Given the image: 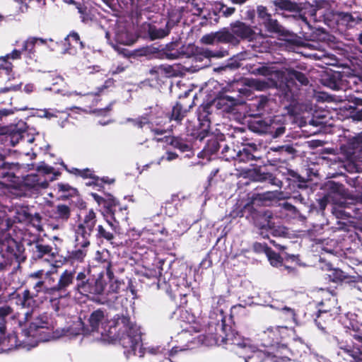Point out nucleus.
I'll use <instances>...</instances> for the list:
<instances>
[{
  "mask_svg": "<svg viewBox=\"0 0 362 362\" xmlns=\"http://www.w3.org/2000/svg\"><path fill=\"white\" fill-rule=\"evenodd\" d=\"M88 325L85 326L81 318H77L64 330V336L72 338L76 336L92 335L95 339H105L111 333L107 315L101 310L93 311L88 319Z\"/></svg>",
  "mask_w": 362,
  "mask_h": 362,
  "instance_id": "nucleus-1",
  "label": "nucleus"
},
{
  "mask_svg": "<svg viewBox=\"0 0 362 362\" xmlns=\"http://www.w3.org/2000/svg\"><path fill=\"white\" fill-rule=\"evenodd\" d=\"M254 73L268 76L269 81H264L257 79H252L250 81V85L258 90H263L270 86H277L278 83H285L289 88L290 83L296 81L301 85H305L308 81L305 75L300 72L293 69H285L284 71H276L272 68L262 66L256 69Z\"/></svg>",
  "mask_w": 362,
  "mask_h": 362,
  "instance_id": "nucleus-2",
  "label": "nucleus"
},
{
  "mask_svg": "<svg viewBox=\"0 0 362 362\" xmlns=\"http://www.w3.org/2000/svg\"><path fill=\"white\" fill-rule=\"evenodd\" d=\"M52 329L46 316L37 317L33 322L29 328L24 329L23 333L28 338L27 343L35 346L39 341H49L52 336Z\"/></svg>",
  "mask_w": 362,
  "mask_h": 362,
  "instance_id": "nucleus-3",
  "label": "nucleus"
},
{
  "mask_svg": "<svg viewBox=\"0 0 362 362\" xmlns=\"http://www.w3.org/2000/svg\"><path fill=\"white\" fill-rule=\"evenodd\" d=\"M121 322L124 325L127 324V334L120 339L122 345L127 352L132 351L136 356H143L144 352L142 349L141 337L136 326L130 323L129 320L124 317L121 320Z\"/></svg>",
  "mask_w": 362,
  "mask_h": 362,
  "instance_id": "nucleus-4",
  "label": "nucleus"
},
{
  "mask_svg": "<svg viewBox=\"0 0 362 362\" xmlns=\"http://www.w3.org/2000/svg\"><path fill=\"white\" fill-rule=\"evenodd\" d=\"M95 218V213L90 209L85 216L83 223L78 226L75 238L76 246L86 247L89 245V238L96 223Z\"/></svg>",
  "mask_w": 362,
  "mask_h": 362,
  "instance_id": "nucleus-5",
  "label": "nucleus"
},
{
  "mask_svg": "<svg viewBox=\"0 0 362 362\" xmlns=\"http://www.w3.org/2000/svg\"><path fill=\"white\" fill-rule=\"evenodd\" d=\"M53 168L46 165H41L37 168V173L28 175L24 182L25 185L37 190L40 189H45L48 186V182L45 175L52 173Z\"/></svg>",
  "mask_w": 362,
  "mask_h": 362,
  "instance_id": "nucleus-6",
  "label": "nucleus"
},
{
  "mask_svg": "<svg viewBox=\"0 0 362 362\" xmlns=\"http://www.w3.org/2000/svg\"><path fill=\"white\" fill-rule=\"evenodd\" d=\"M228 341H230L231 344L234 345H237L241 348L248 349L251 351L252 356L245 358V362H248V359L251 358H260L262 356V352L257 350L255 346H252L248 339H241L238 334H233L231 338H228V335H227V338H223L221 340L223 343H227Z\"/></svg>",
  "mask_w": 362,
  "mask_h": 362,
  "instance_id": "nucleus-7",
  "label": "nucleus"
},
{
  "mask_svg": "<svg viewBox=\"0 0 362 362\" xmlns=\"http://www.w3.org/2000/svg\"><path fill=\"white\" fill-rule=\"evenodd\" d=\"M201 42L206 45H211L216 42H235L236 40L230 32L223 30L204 35L201 39Z\"/></svg>",
  "mask_w": 362,
  "mask_h": 362,
  "instance_id": "nucleus-8",
  "label": "nucleus"
},
{
  "mask_svg": "<svg viewBox=\"0 0 362 362\" xmlns=\"http://www.w3.org/2000/svg\"><path fill=\"white\" fill-rule=\"evenodd\" d=\"M63 45V53L71 55L76 54L78 48H83V43L80 40L78 34L75 32H71L67 35Z\"/></svg>",
  "mask_w": 362,
  "mask_h": 362,
  "instance_id": "nucleus-9",
  "label": "nucleus"
},
{
  "mask_svg": "<svg viewBox=\"0 0 362 362\" xmlns=\"http://www.w3.org/2000/svg\"><path fill=\"white\" fill-rule=\"evenodd\" d=\"M334 19L339 25L346 27H354L362 21L361 18L356 13L351 14L345 12H337L334 14Z\"/></svg>",
  "mask_w": 362,
  "mask_h": 362,
  "instance_id": "nucleus-10",
  "label": "nucleus"
},
{
  "mask_svg": "<svg viewBox=\"0 0 362 362\" xmlns=\"http://www.w3.org/2000/svg\"><path fill=\"white\" fill-rule=\"evenodd\" d=\"M291 332L287 327H269L264 332V337L267 338V345L273 346L279 344L284 337L281 336V333H288Z\"/></svg>",
  "mask_w": 362,
  "mask_h": 362,
  "instance_id": "nucleus-11",
  "label": "nucleus"
},
{
  "mask_svg": "<svg viewBox=\"0 0 362 362\" xmlns=\"http://www.w3.org/2000/svg\"><path fill=\"white\" fill-rule=\"evenodd\" d=\"M230 27V33L235 37L236 40V42L234 43H237L238 42L237 37L242 39L250 38L253 34V31L251 28L240 21H237L231 24Z\"/></svg>",
  "mask_w": 362,
  "mask_h": 362,
  "instance_id": "nucleus-12",
  "label": "nucleus"
},
{
  "mask_svg": "<svg viewBox=\"0 0 362 362\" xmlns=\"http://www.w3.org/2000/svg\"><path fill=\"white\" fill-rule=\"evenodd\" d=\"M338 355L341 356L346 361H362V353L358 349H352L349 346L341 345Z\"/></svg>",
  "mask_w": 362,
  "mask_h": 362,
  "instance_id": "nucleus-13",
  "label": "nucleus"
},
{
  "mask_svg": "<svg viewBox=\"0 0 362 362\" xmlns=\"http://www.w3.org/2000/svg\"><path fill=\"white\" fill-rule=\"evenodd\" d=\"M13 78L11 63L5 57H0V83L10 81Z\"/></svg>",
  "mask_w": 362,
  "mask_h": 362,
  "instance_id": "nucleus-14",
  "label": "nucleus"
},
{
  "mask_svg": "<svg viewBox=\"0 0 362 362\" xmlns=\"http://www.w3.org/2000/svg\"><path fill=\"white\" fill-rule=\"evenodd\" d=\"M17 303L23 308H31L35 305V301L30 291L25 290L21 294L18 295Z\"/></svg>",
  "mask_w": 362,
  "mask_h": 362,
  "instance_id": "nucleus-15",
  "label": "nucleus"
},
{
  "mask_svg": "<svg viewBox=\"0 0 362 362\" xmlns=\"http://www.w3.org/2000/svg\"><path fill=\"white\" fill-rule=\"evenodd\" d=\"M74 279V273L71 272L65 271L60 276L56 289L62 290L69 286Z\"/></svg>",
  "mask_w": 362,
  "mask_h": 362,
  "instance_id": "nucleus-16",
  "label": "nucleus"
},
{
  "mask_svg": "<svg viewBox=\"0 0 362 362\" xmlns=\"http://www.w3.org/2000/svg\"><path fill=\"white\" fill-rule=\"evenodd\" d=\"M46 42L45 40L41 38H29L24 42L23 45V50L28 52H32L36 45H42Z\"/></svg>",
  "mask_w": 362,
  "mask_h": 362,
  "instance_id": "nucleus-17",
  "label": "nucleus"
},
{
  "mask_svg": "<svg viewBox=\"0 0 362 362\" xmlns=\"http://www.w3.org/2000/svg\"><path fill=\"white\" fill-rule=\"evenodd\" d=\"M56 187L58 192L62 193V196L65 197L73 196L77 192L75 188L65 183H59Z\"/></svg>",
  "mask_w": 362,
  "mask_h": 362,
  "instance_id": "nucleus-18",
  "label": "nucleus"
},
{
  "mask_svg": "<svg viewBox=\"0 0 362 362\" xmlns=\"http://www.w3.org/2000/svg\"><path fill=\"white\" fill-rule=\"evenodd\" d=\"M56 218L62 220H67L70 216V209L64 204H59L57 206L55 211Z\"/></svg>",
  "mask_w": 362,
  "mask_h": 362,
  "instance_id": "nucleus-19",
  "label": "nucleus"
},
{
  "mask_svg": "<svg viewBox=\"0 0 362 362\" xmlns=\"http://www.w3.org/2000/svg\"><path fill=\"white\" fill-rule=\"evenodd\" d=\"M77 288L79 292L83 295L92 294V290H93V280H88L86 281H82L77 284Z\"/></svg>",
  "mask_w": 362,
  "mask_h": 362,
  "instance_id": "nucleus-20",
  "label": "nucleus"
},
{
  "mask_svg": "<svg viewBox=\"0 0 362 362\" xmlns=\"http://www.w3.org/2000/svg\"><path fill=\"white\" fill-rule=\"evenodd\" d=\"M339 73H334L332 76L327 80L325 85L333 90L341 88V81L337 79L339 78Z\"/></svg>",
  "mask_w": 362,
  "mask_h": 362,
  "instance_id": "nucleus-21",
  "label": "nucleus"
},
{
  "mask_svg": "<svg viewBox=\"0 0 362 362\" xmlns=\"http://www.w3.org/2000/svg\"><path fill=\"white\" fill-rule=\"evenodd\" d=\"M276 6H279L280 8L286 9L288 11L295 10L296 6L292 2L288 0H276L274 1Z\"/></svg>",
  "mask_w": 362,
  "mask_h": 362,
  "instance_id": "nucleus-22",
  "label": "nucleus"
},
{
  "mask_svg": "<svg viewBox=\"0 0 362 362\" xmlns=\"http://www.w3.org/2000/svg\"><path fill=\"white\" fill-rule=\"evenodd\" d=\"M93 290H92V294H100L103 292L105 288V284L101 279H98L93 281Z\"/></svg>",
  "mask_w": 362,
  "mask_h": 362,
  "instance_id": "nucleus-23",
  "label": "nucleus"
},
{
  "mask_svg": "<svg viewBox=\"0 0 362 362\" xmlns=\"http://www.w3.org/2000/svg\"><path fill=\"white\" fill-rule=\"evenodd\" d=\"M75 170L77 172L78 175H79L80 176L84 177V178H87V177H90L92 179H93L95 180L94 182H93L95 185H98V182H99V179L98 178H95L93 175V173L89 170V169H84V170H78V169H75Z\"/></svg>",
  "mask_w": 362,
  "mask_h": 362,
  "instance_id": "nucleus-24",
  "label": "nucleus"
},
{
  "mask_svg": "<svg viewBox=\"0 0 362 362\" xmlns=\"http://www.w3.org/2000/svg\"><path fill=\"white\" fill-rule=\"evenodd\" d=\"M267 256L272 266L278 267L281 264V257L276 253L269 251L267 252Z\"/></svg>",
  "mask_w": 362,
  "mask_h": 362,
  "instance_id": "nucleus-25",
  "label": "nucleus"
},
{
  "mask_svg": "<svg viewBox=\"0 0 362 362\" xmlns=\"http://www.w3.org/2000/svg\"><path fill=\"white\" fill-rule=\"evenodd\" d=\"M86 252H85V250H76L72 252V253L71 255V257L73 259H75V260H77L79 262H82L83 260L84 257H86Z\"/></svg>",
  "mask_w": 362,
  "mask_h": 362,
  "instance_id": "nucleus-26",
  "label": "nucleus"
},
{
  "mask_svg": "<svg viewBox=\"0 0 362 362\" xmlns=\"http://www.w3.org/2000/svg\"><path fill=\"white\" fill-rule=\"evenodd\" d=\"M13 313V309L8 305L0 307V320L4 321V318Z\"/></svg>",
  "mask_w": 362,
  "mask_h": 362,
  "instance_id": "nucleus-27",
  "label": "nucleus"
},
{
  "mask_svg": "<svg viewBox=\"0 0 362 362\" xmlns=\"http://www.w3.org/2000/svg\"><path fill=\"white\" fill-rule=\"evenodd\" d=\"M98 235L108 240H110L113 238L112 233L106 231L102 226H98Z\"/></svg>",
  "mask_w": 362,
  "mask_h": 362,
  "instance_id": "nucleus-28",
  "label": "nucleus"
},
{
  "mask_svg": "<svg viewBox=\"0 0 362 362\" xmlns=\"http://www.w3.org/2000/svg\"><path fill=\"white\" fill-rule=\"evenodd\" d=\"M169 33L168 30L159 29L151 31V35L153 38H162L168 35Z\"/></svg>",
  "mask_w": 362,
  "mask_h": 362,
  "instance_id": "nucleus-29",
  "label": "nucleus"
},
{
  "mask_svg": "<svg viewBox=\"0 0 362 362\" xmlns=\"http://www.w3.org/2000/svg\"><path fill=\"white\" fill-rule=\"evenodd\" d=\"M172 144H173L175 147H176V148H177L180 149V150H181L182 151H183V152H184V151H187L189 150V146L187 144H184V143H182L181 141H179V140H177V139H175V140H173V141H172Z\"/></svg>",
  "mask_w": 362,
  "mask_h": 362,
  "instance_id": "nucleus-30",
  "label": "nucleus"
},
{
  "mask_svg": "<svg viewBox=\"0 0 362 362\" xmlns=\"http://www.w3.org/2000/svg\"><path fill=\"white\" fill-rule=\"evenodd\" d=\"M56 113V111H51L50 110H40L38 116L40 117H46L50 119L52 117H57Z\"/></svg>",
  "mask_w": 362,
  "mask_h": 362,
  "instance_id": "nucleus-31",
  "label": "nucleus"
},
{
  "mask_svg": "<svg viewBox=\"0 0 362 362\" xmlns=\"http://www.w3.org/2000/svg\"><path fill=\"white\" fill-rule=\"evenodd\" d=\"M180 107L178 105L173 107L172 118L175 120L180 121L183 117L182 115H180Z\"/></svg>",
  "mask_w": 362,
  "mask_h": 362,
  "instance_id": "nucleus-32",
  "label": "nucleus"
},
{
  "mask_svg": "<svg viewBox=\"0 0 362 362\" xmlns=\"http://www.w3.org/2000/svg\"><path fill=\"white\" fill-rule=\"evenodd\" d=\"M37 251L41 255L47 254L51 252V247L48 245H37Z\"/></svg>",
  "mask_w": 362,
  "mask_h": 362,
  "instance_id": "nucleus-33",
  "label": "nucleus"
},
{
  "mask_svg": "<svg viewBox=\"0 0 362 362\" xmlns=\"http://www.w3.org/2000/svg\"><path fill=\"white\" fill-rule=\"evenodd\" d=\"M20 55H21V52L18 50L14 49L11 54H7L4 57L6 58V60H8V59H10V58L14 59L19 58Z\"/></svg>",
  "mask_w": 362,
  "mask_h": 362,
  "instance_id": "nucleus-34",
  "label": "nucleus"
},
{
  "mask_svg": "<svg viewBox=\"0 0 362 362\" xmlns=\"http://www.w3.org/2000/svg\"><path fill=\"white\" fill-rule=\"evenodd\" d=\"M177 155L175 153L168 152L166 156H163L160 160L166 159L168 161L173 160L177 158Z\"/></svg>",
  "mask_w": 362,
  "mask_h": 362,
  "instance_id": "nucleus-35",
  "label": "nucleus"
},
{
  "mask_svg": "<svg viewBox=\"0 0 362 362\" xmlns=\"http://www.w3.org/2000/svg\"><path fill=\"white\" fill-rule=\"evenodd\" d=\"M91 195L98 204H104V206H106L105 200L103 197H100L99 195L95 193H92Z\"/></svg>",
  "mask_w": 362,
  "mask_h": 362,
  "instance_id": "nucleus-36",
  "label": "nucleus"
},
{
  "mask_svg": "<svg viewBox=\"0 0 362 362\" xmlns=\"http://www.w3.org/2000/svg\"><path fill=\"white\" fill-rule=\"evenodd\" d=\"M24 135L20 136L19 134H15L11 136V142L13 146L18 142V139L21 137V139H24Z\"/></svg>",
  "mask_w": 362,
  "mask_h": 362,
  "instance_id": "nucleus-37",
  "label": "nucleus"
},
{
  "mask_svg": "<svg viewBox=\"0 0 362 362\" xmlns=\"http://www.w3.org/2000/svg\"><path fill=\"white\" fill-rule=\"evenodd\" d=\"M34 90V85L32 83H28L24 86V91L26 93H30Z\"/></svg>",
  "mask_w": 362,
  "mask_h": 362,
  "instance_id": "nucleus-38",
  "label": "nucleus"
},
{
  "mask_svg": "<svg viewBox=\"0 0 362 362\" xmlns=\"http://www.w3.org/2000/svg\"><path fill=\"white\" fill-rule=\"evenodd\" d=\"M17 88H18V87L15 86H6L4 88H0V93H4V92L11 90H16Z\"/></svg>",
  "mask_w": 362,
  "mask_h": 362,
  "instance_id": "nucleus-39",
  "label": "nucleus"
},
{
  "mask_svg": "<svg viewBox=\"0 0 362 362\" xmlns=\"http://www.w3.org/2000/svg\"><path fill=\"white\" fill-rule=\"evenodd\" d=\"M235 11V8L232 7L226 8V10L223 11V14L225 16H229L232 15Z\"/></svg>",
  "mask_w": 362,
  "mask_h": 362,
  "instance_id": "nucleus-40",
  "label": "nucleus"
},
{
  "mask_svg": "<svg viewBox=\"0 0 362 362\" xmlns=\"http://www.w3.org/2000/svg\"><path fill=\"white\" fill-rule=\"evenodd\" d=\"M85 278H86V275H85L84 273H83V272L78 273V275H77V278H76V279L78 281V283H81L82 281H84Z\"/></svg>",
  "mask_w": 362,
  "mask_h": 362,
  "instance_id": "nucleus-41",
  "label": "nucleus"
},
{
  "mask_svg": "<svg viewBox=\"0 0 362 362\" xmlns=\"http://www.w3.org/2000/svg\"><path fill=\"white\" fill-rule=\"evenodd\" d=\"M6 323L4 321L1 320L0 322V333L4 334L6 332Z\"/></svg>",
  "mask_w": 362,
  "mask_h": 362,
  "instance_id": "nucleus-42",
  "label": "nucleus"
},
{
  "mask_svg": "<svg viewBox=\"0 0 362 362\" xmlns=\"http://www.w3.org/2000/svg\"><path fill=\"white\" fill-rule=\"evenodd\" d=\"M7 233L4 232L0 233V244H3L4 240L6 239Z\"/></svg>",
  "mask_w": 362,
  "mask_h": 362,
  "instance_id": "nucleus-43",
  "label": "nucleus"
},
{
  "mask_svg": "<svg viewBox=\"0 0 362 362\" xmlns=\"http://www.w3.org/2000/svg\"><path fill=\"white\" fill-rule=\"evenodd\" d=\"M155 134H165V131L164 129H154L152 130Z\"/></svg>",
  "mask_w": 362,
  "mask_h": 362,
  "instance_id": "nucleus-44",
  "label": "nucleus"
},
{
  "mask_svg": "<svg viewBox=\"0 0 362 362\" xmlns=\"http://www.w3.org/2000/svg\"><path fill=\"white\" fill-rule=\"evenodd\" d=\"M42 284H43V282L40 281L35 284V288L36 289L37 292H38L40 291V289L41 288Z\"/></svg>",
  "mask_w": 362,
  "mask_h": 362,
  "instance_id": "nucleus-45",
  "label": "nucleus"
},
{
  "mask_svg": "<svg viewBox=\"0 0 362 362\" xmlns=\"http://www.w3.org/2000/svg\"><path fill=\"white\" fill-rule=\"evenodd\" d=\"M42 274V272L41 271H39L37 272H35L33 274H30V277H33V278H38L40 275Z\"/></svg>",
  "mask_w": 362,
  "mask_h": 362,
  "instance_id": "nucleus-46",
  "label": "nucleus"
},
{
  "mask_svg": "<svg viewBox=\"0 0 362 362\" xmlns=\"http://www.w3.org/2000/svg\"><path fill=\"white\" fill-rule=\"evenodd\" d=\"M273 226V224L268 221L267 223H263L262 227V228H272Z\"/></svg>",
  "mask_w": 362,
  "mask_h": 362,
  "instance_id": "nucleus-47",
  "label": "nucleus"
},
{
  "mask_svg": "<svg viewBox=\"0 0 362 362\" xmlns=\"http://www.w3.org/2000/svg\"><path fill=\"white\" fill-rule=\"evenodd\" d=\"M289 329L291 330V332H289L288 333H281V336L284 337L282 338V339L286 338V337L289 336L291 334L293 333V329Z\"/></svg>",
  "mask_w": 362,
  "mask_h": 362,
  "instance_id": "nucleus-48",
  "label": "nucleus"
},
{
  "mask_svg": "<svg viewBox=\"0 0 362 362\" xmlns=\"http://www.w3.org/2000/svg\"><path fill=\"white\" fill-rule=\"evenodd\" d=\"M117 40L122 44H128V42L120 38L119 36L117 37Z\"/></svg>",
  "mask_w": 362,
  "mask_h": 362,
  "instance_id": "nucleus-49",
  "label": "nucleus"
},
{
  "mask_svg": "<svg viewBox=\"0 0 362 362\" xmlns=\"http://www.w3.org/2000/svg\"><path fill=\"white\" fill-rule=\"evenodd\" d=\"M13 112V111H11V110H4L3 111V114L4 115H9V114H12Z\"/></svg>",
  "mask_w": 362,
  "mask_h": 362,
  "instance_id": "nucleus-50",
  "label": "nucleus"
},
{
  "mask_svg": "<svg viewBox=\"0 0 362 362\" xmlns=\"http://www.w3.org/2000/svg\"><path fill=\"white\" fill-rule=\"evenodd\" d=\"M246 0H233V3L235 4H243Z\"/></svg>",
  "mask_w": 362,
  "mask_h": 362,
  "instance_id": "nucleus-51",
  "label": "nucleus"
},
{
  "mask_svg": "<svg viewBox=\"0 0 362 362\" xmlns=\"http://www.w3.org/2000/svg\"><path fill=\"white\" fill-rule=\"evenodd\" d=\"M283 310H287V311L290 312L291 315H293V310L291 309H290V308H288L287 307H285V308H283Z\"/></svg>",
  "mask_w": 362,
  "mask_h": 362,
  "instance_id": "nucleus-52",
  "label": "nucleus"
},
{
  "mask_svg": "<svg viewBox=\"0 0 362 362\" xmlns=\"http://www.w3.org/2000/svg\"><path fill=\"white\" fill-rule=\"evenodd\" d=\"M146 123H147V122H146V121H144V122H143V121H140V122H139L137 124H138V126H139V127H142L143 124H146Z\"/></svg>",
  "mask_w": 362,
  "mask_h": 362,
  "instance_id": "nucleus-53",
  "label": "nucleus"
},
{
  "mask_svg": "<svg viewBox=\"0 0 362 362\" xmlns=\"http://www.w3.org/2000/svg\"><path fill=\"white\" fill-rule=\"evenodd\" d=\"M356 139L358 141L362 142V132L357 136Z\"/></svg>",
  "mask_w": 362,
  "mask_h": 362,
  "instance_id": "nucleus-54",
  "label": "nucleus"
},
{
  "mask_svg": "<svg viewBox=\"0 0 362 362\" xmlns=\"http://www.w3.org/2000/svg\"><path fill=\"white\" fill-rule=\"evenodd\" d=\"M271 23H272V25H273V30H276V27H275V26H276V21H272V22H271Z\"/></svg>",
  "mask_w": 362,
  "mask_h": 362,
  "instance_id": "nucleus-55",
  "label": "nucleus"
},
{
  "mask_svg": "<svg viewBox=\"0 0 362 362\" xmlns=\"http://www.w3.org/2000/svg\"><path fill=\"white\" fill-rule=\"evenodd\" d=\"M284 128H279V129H278L277 131H278L279 134H282L284 132Z\"/></svg>",
  "mask_w": 362,
  "mask_h": 362,
  "instance_id": "nucleus-56",
  "label": "nucleus"
},
{
  "mask_svg": "<svg viewBox=\"0 0 362 362\" xmlns=\"http://www.w3.org/2000/svg\"><path fill=\"white\" fill-rule=\"evenodd\" d=\"M27 141L29 143H32L34 141V137H30V138L28 139Z\"/></svg>",
  "mask_w": 362,
  "mask_h": 362,
  "instance_id": "nucleus-57",
  "label": "nucleus"
},
{
  "mask_svg": "<svg viewBox=\"0 0 362 362\" xmlns=\"http://www.w3.org/2000/svg\"><path fill=\"white\" fill-rule=\"evenodd\" d=\"M102 181H103V182H105L112 183V182H113V181H114V180H108V181H107V180H102Z\"/></svg>",
  "mask_w": 362,
  "mask_h": 362,
  "instance_id": "nucleus-58",
  "label": "nucleus"
},
{
  "mask_svg": "<svg viewBox=\"0 0 362 362\" xmlns=\"http://www.w3.org/2000/svg\"><path fill=\"white\" fill-rule=\"evenodd\" d=\"M359 42L362 45V33L359 36Z\"/></svg>",
  "mask_w": 362,
  "mask_h": 362,
  "instance_id": "nucleus-59",
  "label": "nucleus"
},
{
  "mask_svg": "<svg viewBox=\"0 0 362 362\" xmlns=\"http://www.w3.org/2000/svg\"><path fill=\"white\" fill-rule=\"evenodd\" d=\"M25 315H26V318H28V316L30 315L28 312L25 313Z\"/></svg>",
  "mask_w": 362,
  "mask_h": 362,
  "instance_id": "nucleus-60",
  "label": "nucleus"
},
{
  "mask_svg": "<svg viewBox=\"0 0 362 362\" xmlns=\"http://www.w3.org/2000/svg\"><path fill=\"white\" fill-rule=\"evenodd\" d=\"M77 8H78V11H79L80 13H82L81 8V7H77Z\"/></svg>",
  "mask_w": 362,
  "mask_h": 362,
  "instance_id": "nucleus-61",
  "label": "nucleus"
},
{
  "mask_svg": "<svg viewBox=\"0 0 362 362\" xmlns=\"http://www.w3.org/2000/svg\"><path fill=\"white\" fill-rule=\"evenodd\" d=\"M2 267H3V265L0 264V269H1Z\"/></svg>",
  "mask_w": 362,
  "mask_h": 362,
  "instance_id": "nucleus-62",
  "label": "nucleus"
},
{
  "mask_svg": "<svg viewBox=\"0 0 362 362\" xmlns=\"http://www.w3.org/2000/svg\"><path fill=\"white\" fill-rule=\"evenodd\" d=\"M215 343H216V344H218V340H216Z\"/></svg>",
  "mask_w": 362,
  "mask_h": 362,
  "instance_id": "nucleus-63",
  "label": "nucleus"
},
{
  "mask_svg": "<svg viewBox=\"0 0 362 362\" xmlns=\"http://www.w3.org/2000/svg\"><path fill=\"white\" fill-rule=\"evenodd\" d=\"M360 80L362 81V75L360 76Z\"/></svg>",
  "mask_w": 362,
  "mask_h": 362,
  "instance_id": "nucleus-64",
  "label": "nucleus"
}]
</instances>
